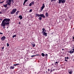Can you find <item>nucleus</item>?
Returning a JSON list of instances; mask_svg holds the SVG:
<instances>
[{
    "mask_svg": "<svg viewBox=\"0 0 74 74\" xmlns=\"http://www.w3.org/2000/svg\"><path fill=\"white\" fill-rule=\"evenodd\" d=\"M70 74H72V73Z\"/></svg>",
    "mask_w": 74,
    "mask_h": 74,
    "instance_id": "53",
    "label": "nucleus"
},
{
    "mask_svg": "<svg viewBox=\"0 0 74 74\" xmlns=\"http://www.w3.org/2000/svg\"><path fill=\"white\" fill-rule=\"evenodd\" d=\"M13 65H14V66H16V64H14Z\"/></svg>",
    "mask_w": 74,
    "mask_h": 74,
    "instance_id": "42",
    "label": "nucleus"
},
{
    "mask_svg": "<svg viewBox=\"0 0 74 74\" xmlns=\"http://www.w3.org/2000/svg\"><path fill=\"white\" fill-rule=\"evenodd\" d=\"M36 17H37V16H38V17H40V14H36Z\"/></svg>",
    "mask_w": 74,
    "mask_h": 74,
    "instance_id": "14",
    "label": "nucleus"
},
{
    "mask_svg": "<svg viewBox=\"0 0 74 74\" xmlns=\"http://www.w3.org/2000/svg\"><path fill=\"white\" fill-rule=\"evenodd\" d=\"M10 23L8 22L7 23L6 22H2V23L1 24V26L2 27H3V29H5V25H9Z\"/></svg>",
    "mask_w": 74,
    "mask_h": 74,
    "instance_id": "1",
    "label": "nucleus"
},
{
    "mask_svg": "<svg viewBox=\"0 0 74 74\" xmlns=\"http://www.w3.org/2000/svg\"><path fill=\"white\" fill-rule=\"evenodd\" d=\"M73 29H74V28H73Z\"/></svg>",
    "mask_w": 74,
    "mask_h": 74,
    "instance_id": "54",
    "label": "nucleus"
},
{
    "mask_svg": "<svg viewBox=\"0 0 74 74\" xmlns=\"http://www.w3.org/2000/svg\"><path fill=\"white\" fill-rule=\"evenodd\" d=\"M42 33H43L44 32H46V30H45V28H43L42 29Z\"/></svg>",
    "mask_w": 74,
    "mask_h": 74,
    "instance_id": "11",
    "label": "nucleus"
},
{
    "mask_svg": "<svg viewBox=\"0 0 74 74\" xmlns=\"http://www.w3.org/2000/svg\"><path fill=\"white\" fill-rule=\"evenodd\" d=\"M7 1H8L9 2H10L11 3V0H8Z\"/></svg>",
    "mask_w": 74,
    "mask_h": 74,
    "instance_id": "24",
    "label": "nucleus"
},
{
    "mask_svg": "<svg viewBox=\"0 0 74 74\" xmlns=\"http://www.w3.org/2000/svg\"><path fill=\"white\" fill-rule=\"evenodd\" d=\"M70 74H72V73Z\"/></svg>",
    "mask_w": 74,
    "mask_h": 74,
    "instance_id": "52",
    "label": "nucleus"
},
{
    "mask_svg": "<svg viewBox=\"0 0 74 74\" xmlns=\"http://www.w3.org/2000/svg\"><path fill=\"white\" fill-rule=\"evenodd\" d=\"M32 12V10L30 9L29 11V12Z\"/></svg>",
    "mask_w": 74,
    "mask_h": 74,
    "instance_id": "22",
    "label": "nucleus"
},
{
    "mask_svg": "<svg viewBox=\"0 0 74 74\" xmlns=\"http://www.w3.org/2000/svg\"><path fill=\"white\" fill-rule=\"evenodd\" d=\"M14 66H11L10 67V69H14Z\"/></svg>",
    "mask_w": 74,
    "mask_h": 74,
    "instance_id": "17",
    "label": "nucleus"
},
{
    "mask_svg": "<svg viewBox=\"0 0 74 74\" xmlns=\"http://www.w3.org/2000/svg\"><path fill=\"white\" fill-rule=\"evenodd\" d=\"M6 3L7 4L5 5H3V6H4L5 8H7V5H9V6H10L11 4V3L8 1H6Z\"/></svg>",
    "mask_w": 74,
    "mask_h": 74,
    "instance_id": "2",
    "label": "nucleus"
},
{
    "mask_svg": "<svg viewBox=\"0 0 74 74\" xmlns=\"http://www.w3.org/2000/svg\"><path fill=\"white\" fill-rule=\"evenodd\" d=\"M32 4V5H34V1H32V2H31V3Z\"/></svg>",
    "mask_w": 74,
    "mask_h": 74,
    "instance_id": "15",
    "label": "nucleus"
},
{
    "mask_svg": "<svg viewBox=\"0 0 74 74\" xmlns=\"http://www.w3.org/2000/svg\"><path fill=\"white\" fill-rule=\"evenodd\" d=\"M23 5H25V3H24H24H23Z\"/></svg>",
    "mask_w": 74,
    "mask_h": 74,
    "instance_id": "47",
    "label": "nucleus"
},
{
    "mask_svg": "<svg viewBox=\"0 0 74 74\" xmlns=\"http://www.w3.org/2000/svg\"><path fill=\"white\" fill-rule=\"evenodd\" d=\"M69 74H71L72 73V72L71 71L69 72Z\"/></svg>",
    "mask_w": 74,
    "mask_h": 74,
    "instance_id": "26",
    "label": "nucleus"
},
{
    "mask_svg": "<svg viewBox=\"0 0 74 74\" xmlns=\"http://www.w3.org/2000/svg\"><path fill=\"white\" fill-rule=\"evenodd\" d=\"M48 71H49V69H48Z\"/></svg>",
    "mask_w": 74,
    "mask_h": 74,
    "instance_id": "48",
    "label": "nucleus"
},
{
    "mask_svg": "<svg viewBox=\"0 0 74 74\" xmlns=\"http://www.w3.org/2000/svg\"><path fill=\"white\" fill-rule=\"evenodd\" d=\"M36 56V55L32 56H31V57H32V58H33V57H34V56Z\"/></svg>",
    "mask_w": 74,
    "mask_h": 74,
    "instance_id": "28",
    "label": "nucleus"
},
{
    "mask_svg": "<svg viewBox=\"0 0 74 74\" xmlns=\"http://www.w3.org/2000/svg\"><path fill=\"white\" fill-rule=\"evenodd\" d=\"M4 2V1H3V2H0V4H2V3H3Z\"/></svg>",
    "mask_w": 74,
    "mask_h": 74,
    "instance_id": "27",
    "label": "nucleus"
},
{
    "mask_svg": "<svg viewBox=\"0 0 74 74\" xmlns=\"http://www.w3.org/2000/svg\"><path fill=\"white\" fill-rule=\"evenodd\" d=\"M27 0H25L24 1V4H25V3L26 2H27Z\"/></svg>",
    "mask_w": 74,
    "mask_h": 74,
    "instance_id": "20",
    "label": "nucleus"
},
{
    "mask_svg": "<svg viewBox=\"0 0 74 74\" xmlns=\"http://www.w3.org/2000/svg\"><path fill=\"white\" fill-rule=\"evenodd\" d=\"M45 16L46 17H48V16H49V14H48V12H47L45 14Z\"/></svg>",
    "mask_w": 74,
    "mask_h": 74,
    "instance_id": "12",
    "label": "nucleus"
},
{
    "mask_svg": "<svg viewBox=\"0 0 74 74\" xmlns=\"http://www.w3.org/2000/svg\"><path fill=\"white\" fill-rule=\"evenodd\" d=\"M3 34V33L0 32V34Z\"/></svg>",
    "mask_w": 74,
    "mask_h": 74,
    "instance_id": "36",
    "label": "nucleus"
},
{
    "mask_svg": "<svg viewBox=\"0 0 74 74\" xmlns=\"http://www.w3.org/2000/svg\"><path fill=\"white\" fill-rule=\"evenodd\" d=\"M66 59H69V57H67Z\"/></svg>",
    "mask_w": 74,
    "mask_h": 74,
    "instance_id": "40",
    "label": "nucleus"
},
{
    "mask_svg": "<svg viewBox=\"0 0 74 74\" xmlns=\"http://www.w3.org/2000/svg\"><path fill=\"white\" fill-rule=\"evenodd\" d=\"M7 47H9V45H10V44H9L7 43Z\"/></svg>",
    "mask_w": 74,
    "mask_h": 74,
    "instance_id": "25",
    "label": "nucleus"
},
{
    "mask_svg": "<svg viewBox=\"0 0 74 74\" xmlns=\"http://www.w3.org/2000/svg\"><path fill=\"white\" fill-rule=\"evenodd\" d=\"M1 13V12H0V14Z\"/></svg>",
    "mask_w": 74,
    "mask_h": 74,
    "instance_id": "44",
    "label": "nucleus"
},
{
    "mask_svg": "<svg viewBox=\"0 0 74 74\" xmlns=\"http://www.w3.org/2000/svg\"><path fill=\"white\" fill-rule=\"evenodd\" d=\"M72 48H73V49H74V47H73Z\"/></svg>",
    "mask_w": 74,
    "mask_h": 74,
    "instance_id": "45",
    "label": "nucleus"
},
{
    "mask_svg": "<svg viewBox=\"0 0 74 74\" xmlns=\"http://www.w3.org/2000/svg\"><path fill=\"white\" fill-rule=\"evenodd\" d=\"M21 22H19V23H18L19 24H21Z\"/></svg>",
    "mask_w": 74,
    "mask_h": 74,
    "instance_id": "38",
    "label": "nucleus"
},
{
    "mask_svg": "<svg viewBox=\"0 0 74 74\" xmlns=\"http://www.w3.org/2000/svg\"><path fill=\"white\" fill-rule=\"evenodd\" d=\"M29 7H31V6H32V3H30L29 4Z\"/></svg>",
    "mask_w": 74,
    "mask_h": 74,
    "instance_id": "21",
    "label": "nucleus"
},
{
    "mask_svg": "<svg viewBox=\"0 0 74 74\" xmlns=\"http://www.w3.org/2000/svg\"><path fill=\"white\" fill-rule=\"evenodd\" d=\"M4 47H2V49H4Z\"/></svg>",
    "mask_w": 74,
    "mask_h": 74,
    "instance_id": "33",
    "label": "nucleus"
},
{
    "mask_svg": "<svg viewBox=\"0 0 74 74\" xmlns=\"http://www.w3.org/2000/svg\"><path fill=\"white\" fill-rule=\"evenodd\" d=\"M19 12V11H17V12L16 13V15H17L18 14V13Z\"/></svg>",
    "mask_w": 74,
    "mask_h": 74,
    "instance_id": "19",
    "label": "nucleus"
},
{
    "mask_svg": "<svg viewBox=\"0 0 74 74\" xmlns=\"http://www.w3.org/2000/svg\"><path fill=\"white\" fill-rule=\"evenodd\" d=\"M18 18H20V19L21 20V19H22L23 18L22 16L21 15L19 16H18Z\"/></svg>",
    "mask_w": 74,
    "mask_h": 74,
    "instance_id": "13",
    "label": "nucleus"
},
{
    "mask_svg": "<svg viewBox=\"0 0 74 74\" xmlns=\"http://www.w3.org/2000/svg\"><path fill=\"white\" fill-rule=\"evenodd\" d=\"M69 18L70 19H71V18H72V17H71V16Z\"/></svg>",
    "mask_w": 74,
    "mask_h": 74,
    "instance_id": "32",
    "label": "nucleus"
},
{
    "mask_svg": "<svg viewBox=\"0 0 74 74\" xmlns=\"http://www.w3.org/2000/svg\"><path fill=\"white\" fill-rule=\"evenodd\" d=\"M51 71H52V70H51Z\"/></svg>",
    "mask_w": 74,
    "mask_h": 74,
    "instance_id": "51",
    "label": "nucleus"
},
{
    "mask_svg": "<svg viewBox=\"0 0 74 74\" xmlns=\"http://www.w3.org/2000/svg\"><path fill=\"white\" fill-rule=\"evenodd\" d=\"M36 55V56H39V55H38V54H37V55Z\"/></svg>",
    "mask_w": 74,
    "mask_h": 74,
    "instance_id": "39",
    "label": "nucleus"
},
{
    "mask_svg": "<svg viewBox=\"0 0 74 74\" xmlns=\"http://www.w3.org/2000/svg\"><path fill=\"white\" fill-rule=\"evenodd\" d=\"M42 33L43 34V36H45L46 37L47 36V33H45V32H43V33Z\"/></svg>",
    "mask_w": 74,
    "mask_h": 74,
    "instance_id": "10",
    "label": "nucleus"
},
{
    "mask_svg": "<svg viewBox=\"0 0 74 74\" xmlns=\"http://www.w3.org/2000/svg\"><path fill=\"white\" fill-rule=\"evenodd\" d=\"M9 21H10V19L4 18L2 21V22H9Z\"/></svg>",
    "mask_w": 74,
    "mask_h": 74,
    "instance_id": "4",
    "label": "nucleus"
},
{
    "mask_svg": "<svg viewBox=\"0 0 74 74\" xmlns=\"http://www.w3.org/2000/svg\"><path fill=\"white\" fill-rule=\"evenodd\" d=\"M6 38L5 36H3L1 38V40L2 41H4Z\"/></svg>",
    "mask_w": 74,
    "mask_h": 74,
    "instance_id": "6",
    "label": "nucleus"
},
{
    "mask_svg": "<svg viewBox=\"0 0 74 74\" xmlns=\"http://www.w3.org/2000/svg\"><path fill=\"white\" fill-rule=\"evenodd\" d=\"M0 21H2V18H0Z\"/></svg>",
    "mask_w": 74,
    "mask_h": 74,
    "instance_id": "35",
    "label": "nucleus"
},
{
    "mask_svg": "<svg viewBox=\"0 0 74 74\" xmlns=\"http://www.w3.org/2000/svg\"><path fill=\"white\" fill-rule=\"evenodd\" d=\"M45 5H44V3H43L42 4V6L41 7V11H42V10H43L44 9V7H45Z\"/></svg>",
    "mask_w": 74,
    "mask_h": 74,
    "instance_id": "8",
    "label": "nucleus"
},
{
    "mask_svg": "<svg viewBox=\"0 0 74 74\" xmlns=\"http://www.w3.org/2000/svg\"><path fill=\"white\" fill-rule=\"evenodd\" d=\"M41 17L42 18H45V16L44 15V14H40V17Z\"/></svg>",
    "mask_w": 74,
    "mask_h": 74,
    "instance_id": "7",
    "label": "nucleus"
},
{
    "mask_svg": "<svg viewBox=\"0 0 74 74\" xmlns=\"http://www.w3.org/2000/svg\"><path fill=\"white\" fill-rule=\"evenodd\" d=\"M39 19V21H41V19H42V17H40L38 18Z\"/></svg>",
    "mask_w": 74,
    "mask_h": 74,
    "instance_id": "18",
    "label": "nucleus"
},
{
    "mask_svg": "<svg viewBox=\"0 0 74 74\" xmlns=\"http://www.w3.org/2000/svg\"><path fill=\"white\" fill-rule=\"evenodd\" d=\"M59 2L58 3L59 4H60V3H64L66 1L65 0H58Z\"/></svg>",
    "mask_w": 74,
    "mask_h": 74,
    "instance_id": "5",
    "label": "nucleus"
},
{
    "mask_svg": "<svg viewBox=\"0 0 74 74\" xmlns=\"http://www.w3.org/2000/svg\"><path fill=\"white\" fill-rule=\"evenodd\" d=\"M56 0H51V2H52V1H55Z\"/></svg>",
    "mask_w": 74,
    "mask_h": 74,
    "instance_id": "29",
    "label": "nucleus"
},
{
    "mask_svg": "<svg viewBox=\"0 0 74 74\" xmlns=\"http://www.w3.org/2000/svg\"><path fill=\"white\" fill-rule=\"evenodd\" d=\"M56 64H58V62H56Z\"/></svg>",
    "mask_w": 74,
    "mask_h": 74,
    "instance_id": "37",
    "label": "nucleus"
},
{
    "mask_svg": "<svg viewBox=\"0 0 74 74\" xmlns=\"http://www.w3.org/2000/svg\"><path fill=\"white\" fill-rule=\"evenodd\" d=\"M13 0H11L12 1V2H13Z\"/></svg>",
    "mask_w": 74,
    "mask_h": 74,
    "instance_id": "43",
    "label": "nucleus"
},
{
    "mask_svg": "<svg viewBox=\"0 0 74 74\" xmlns=\"http://www.w3.org/2000/svg\"><path fill=\"white\" fill-rule=\"evenodd\" d=\"M65 59H66V57L65 58Z\"/></svg>",
    "mask_w": 74,
    "mask_h": 74,
    "instance_id": "50",
    "label": "nucleus"
},
{
    "mask_svg": "<svg viewBox=\"0 0 74 74\" xmlns=\"http://www.w3.org/2000/svg\"><path fill=\"white\" fill-rule=\"evenodd\" d=\"M16 11V8L13 9L12 11L10 12V14L12 15L14 14L15 13Z\"/></svg>",
    "mask_w": 74,
    "mask_h": 74,
    "instance_id": "3",
    "label": "nucleus"
},
{
    "mask_svg": "<svg viewBox=\"0 0 74 74\" xmlns=\"http://www.w3.org/2000/svg\"><path fill=\"white\" fill-rule=\"evenodd\" d=\"M19 64H16V66H18V65H19Z\"/></svg>",
    "mask_w": 74,
    "mask_h": 74,
    "instance_id": "31",
    "label": "nucleus"
},
{
    "mask_svg": "<svg viewBox=\"0 0 74 74\" xmlns=\"http://www.w3.org/2000/svg\"><path fill=\"white\" fill-rule=\"evenodd\" d=\"M41 55L42 56H43V57L45 56V54L43 53H42Z\"/></svg>",
    "mask_w": 74,
    "mask_h": 74,
    "instance_id": "16",
    "label": "nucleus"
},
{
    "mask_svg": "<svg viewBox=\"0 0 74 74\" xmlns=\"http://www.w3.org/2000/svg\"><path fill=\"white\" fill-rule=\"evenodd\" d=\"M62 51H63V50H64V49H62Z\"/></svg>",
    "mask_w": 74,
    "mask_h": 74,
    "instance_id": "41",
    "label": "nucleus"
},
{
    "mask_svg": "<svg viewBox=\"0 0 74 74\" xmlns=\"http://www.w3.org/2000/svg\"><path fill=\"white\" fill-rule=\"evenodd\" d=\"M45 56H46V57H47V56H48V54H45Z\"/></svg>",
    "mask_w": 74,
    "mask_h": 74,
    "instance_id": "30",
    "label": "nucleus"
},
{
    "mask_svg": "<svg viewBox=\"0 0 74 74\" xmlns=\"http://www.w3.org/2000/svg\"><path fill=\"white\" fill-rule=\"evenodd\" d=\"M8 33H10V31H8Z\"/></svg>",
    "mask_w": 74,
    "mask_h": 74,
    "instance_id": "46",
    "label": "nucleus"
},
{
    "mask_svg": "<svg viewBox=\"0 0 74 74\" xmlns=\"http://www.w3.org/2000/svg\"><path fill=\"white\" fill-rule=\"evenodd\" d=\"M31 43V45H32L33 47H35V46H36V45H35V43H34V42H32Z\"/></svg>",
    "mask_w": 74,
    "mask_h": 74,
    "instance_id": "9",
    "label": "nucleus"
},
{
    "mask_svg": "<svg viewBox=\"0 0 74 74\" xmlns=\"http://www.w3.org/2000/svg\"><path fill=\"white\" fill-rule=\"evenodd\" d=\"M16 37V35H14L12 36V38H14V37Z\"/></svg>",
    "mask_w": 74,
    "mask_h": 74,
    "instance_id": "23",
    "label": "nucleus"
},
{
    "mask_svg": "<svg viewBox=\"0 0 74 74\" xmlns=\"http://www.w3.org/2000/svg\"><path fill=\"white\" fill-rule=\"evenodd\" d=\"M7 29H8V27H7Z\"/></svg>",
    "mask_w": 74,
    "mask_h": 74,
    "instance_id": "49",
    "label": "nucleus"
},
{
    "mask_svg": "<svg viewBox=\"0 0 74 74\" xmlns=\"http://www.w3.org/2000/svg\"><path fill=\"white\" fill-rule=\"evenodd\" d=\"M65 61H66V62H67V60H66V59L65 60Z\"/></svg>",
    "mask_w": 74,
    "mask_h": 74,
    "instance_id": "34",
    "label": "nucleus"
}]
</instances>
